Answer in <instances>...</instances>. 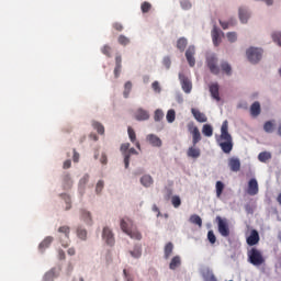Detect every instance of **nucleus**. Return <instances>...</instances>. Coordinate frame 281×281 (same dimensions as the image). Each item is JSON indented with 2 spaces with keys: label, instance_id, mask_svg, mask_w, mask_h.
<instances>
[{
  "label": "nucleus",
  "instance_id": "obj_37",
  "mask_svg": "<svg viewBox=\"0 0 281 281\" xmlns=\"http://www.w3.org/2000/svg\"><path fill=\"white\" fill-rule=\"evenodd\" d=\"M132 89H133V83L131 81L125 82L123 97L128 98V95H131Z\"/></svg>",
  "mask_w": 281,
  "mask_h": 281
},
{
  "label": "nucleus",
  "instance_id": "obj_51",
  "mask_svg": "<svg viewBox=\"0 0 281 281\" xmlns=\"http://www.w3.org/2000/svg\"><path fill=\"white\" fill-rule=\"evenodd\" d=\"M272 41L281 47V33L277 32L272 34Z\"/></svg>",
  "mask_w": 281,
  "mask_h": 281
},
{
  "label": "nucleus",
  "instance_id": "obj_40",
  "mask_svg": "<svg viewBox=\"0 0 281 281\" xmlns=\"http://www.w3.org/2000/svg\"><path fill=\"white\" fill-rule=\"evenodd\" d=\"M221 68L227 76H232V66L227 61L221 64Z\"/></svg>",
  "mask_w": 281,
  "mask_h": 281
},
{
  "label": "nucleus",
  "instance_id": "obj_42",
  "mask_svg": "<svg viewBox=\"0 0 281 281\" xmlns=\"http://www.w3.org/2000/svg\"><path fill=\"white\" fill-rule=\"evenodd\" d=\"M167 122H169V124H172V122H175L176 117H177V113L175 112V110H169L167 112Z\"/></svg>",
  "mask_w": 281,
  "mask_h": 281
},
{
  "label": "nucleus",
  "instance_id": "obj_46",
  "mask_svg": "<svg viewBox=\"0 0 281 281\" xmlns=\"http://www.w3.org/2000/svg\"><path fill=\"white\" fill-rule=\"evenodd\" d=\"M155 122H161L164 120V111L156 110L154 114Z\"/></svg>",
  "mask_w": 281,
  "mask_h": 281
},
{
  "label": "nucleus",
  "instance_id": "obj_47",
  "mask_svg": "<svg viewBox=\"0 0 281 281\" xmlns=\"http://www.w3.org/2000/svg\"><path fill=\"white\" fill-rule=\"evenodd\" d=\"M226 37L228 38L229 43H236V41H238V35L236 32H228Z\"/></svg>",
  "mask_w": 281,
  "mask_h": 281
},
{
  "label": "nucleus",
  "instance_id": "obj_43",
  "mask_svg": "<svg viewBox=\"0 0 281 281\" xmlns=\"http://www.w3.org/2000/svg\"><path fill=\"white\" fill-rule=\"evenodd\" d=\"M153 8V4H150V2H143L142 5H140V10L143 12V14H147V12H150Z\"/></svg>",
  "mask_w": 281,
  "mask_h": 281
},
{
  "label": "nucleus",
  "instance_id": "obj_64",
  "mask_svg": "<svg viewBox=\"0 0 281 281\" xmlns=\"http://www.w3.org/2000/svg\"><path fill=\"white\" fill-rule=\"evenodd\" d=\"M64 170H68V168H71V160H66L63 165Z\"/></svg>",
  "mask_w": 281,
  "mask_h": 281
},
{
  "label": "nucleus",
  "instance_id": "obj_12",
  "mask_svg": "<svg viewBox=\"0 0 281 281\" xmlns=\"http://www.w3.org/2000/svg\"><path fill=\"white\" fill-rule=\"evenodd\" d=\"M71 232V228L69 226H60L58 228L59 234H64L66 240H61V245L64 247H69V234Z\"/></svg>",
  "mask_w": 281,
  "mask_h": 281
},
{
  "label": "nucleus",
  "instance_id": "obj_6",
  "mask_svg": "<svg viewBox=\"0 0 281 281\" xmlns=\"http://www.w3.org/2000/svg\"><path fill=\"white\" fill-rule=\"evenodd\" d=\"M206 63L211 74H214V76H218L221 74V68L218 67V58L215 56H210L207 57Z\"/></svg>",
  "mask_w": 281,
  "mask_h": 281
},
{
  "label": "nucleus",
  "instance_id": "obj_1",
  "mask_svg": "<svg viewBox=\"0 0 281 281\" xmlns=\"http://www.w3.org/2000/svg\"><path fill=\"white\" fill-rule=\"evenodd\" d=\"M216 142L226 155H229V153L234 150V138H232V134H229V122H223L221 135L216 138Z\"/></svg>",
  "mask_w": 281,
  "mask_h": 281
},
{
  "label": "nucleus",
  "instance_id": "obj_56",
  "mask_svg": "<svg viewBox=\"0 0 281 281\" xmlns=\"http://www.w3.org/2000/svg\"><path fill=\"white\" fill-rule=\"evenodd\" d=\"M124 277L126 281H135V277L133 274L128 273L126 269L123 270Z\"/></svg>",
  "mask_w": 281,
  "mask_h": 281
},
{
  "label": "nucleus",
  "instance_id": "obj_23",
  "mask_svg": "<svg viewBox=\"0 0 281 281\" xmlns=\"http://www.w3.org/2000/svg\"><path fill=\"white\" fill-rule=\"evenodd\" d=\"M81 221H85L87 225H93V220L91 218V213L86 210L80 211Z\"/></svg>",
  "mask_w": 281,
  "mask_h": 281
},
{
  "label": "nucleus",
  "instance_id": "obj_45",
  "mask_svg": "<svg viewBox=\"0 0 281 281\" xmlns=\"http://www.w3.org/2000/svg\"><path fill=\"white\" fill-rule=\"evenodd\" d=\"M77 236H78V238H80V240H87V229L78 228Z\"/></svg>",
  "mask_w": 281,
  "mask_h": 281
},
{
  "label": "nucleus",
  "instance_id": "obj_29",
  "mask_svg": "<svg viewBox=\"0 0 281 281\" xmlns=\"http://www.w3.org/2000/svg\"><path fill=\"white\" fill-rule=\"evenodd\" d=\"M173 250H175V245L171 241L167 243L165 246V249H164L165 260H168V258H170V256H172Z\"/></svg>",
  "mask_w": 281,
  "mask_h": 281
},
{
  "label": "nucleus",
  "instance_id": "obj_15",
  "mask_svg": "<svg viewBox=\"0 0 281 281\" xmlns=\"http://www.w3.org/2000/svg\"><path fill=\"white\" fill-rule=\"evenodd\" d=\"M228 167L232 172H239L240 171V159L236 157H232L228 159Z\"/></svg>",
  "mask_w": 281,
  "mask_h": 281
},
{
  "label": "nucleus",
  "instance_id": "obj_17",
  "mask_svg": "<svg viewBox=\"0 0 281 281\" xmlns=\"http://www.w3.org/2000/svg\"><path fill=\"white\" fill-rule=\"evenodd\" d=\"M147 142H149V144L156 148H160L161 146V138H159L157 135L155 134H148L146 137Z\"/></svg>",
  "mask_w": 281,
  "mask_h": 281
},
{
  "label": "nucleus",
  "instance_id": "obj_33",
  "mask_svg": "<svg viewBox=\"0 0 281 281\" xmlns=\"http://www.w3.org/2000/svg\"><path fill=\"white\" fill-rule=\"evenodd\" d=\"M186 47H188V40L186 37H180L177 42V48L180 52H186Z\"/></svg>",
  "mask_w": 281,
  "mask_h": 281
},
{
  "label": "nucleus",
  "instance_id": "obj_35",
  "mask_svg": "<svg viewBox=\"0 0 281 281\" xmlns=\"http://www.w3.org/2000/svg\"><path fill=\"white\" fill-rule=\"evenodd\" d=\"M93 130L99 133V135H104V125L102 123L94 121L92 122Z\"/></svg>",
  "mask_w": 281,
  "mask_h": 281
},
{
  "label": "nucleus",
  "instance_id": "obj_57",
  "mask_svg": "<svg viewBox=\"0 0 281 281\" xmlns=\"http://www.w3.org/2000/svg\"><path fill=\"white\" fill-rule=\"evenodd\" d=\"M220 25L221 27H223L224 30H228L229 29V25H234V23L231 21V22H223V21H220Z\"/></svg>",
  "mask_w": 281,
  "mask_h": 281
},
{
  "label": "nucleus",
  "instance_id": "obj_34",
  "mask_svg": "<svg viewBox=\"0 0 281 281\" xmlns=\"http://www.w3.org/2000/svg\"><path fill=\"white\" fill-rule=\"evenodd\" d=\"M258 159L259 161H261L262 164H267V161H269V159H271V153L269 151H262L258 155Z\"/></svg>",
  "mask_w": 281,
  "mask_h": 281
},
{
  "label": "nucleus",
  "instance_id": "obj_50",
  "mask_svg": "<svg viewBox=\"0 0 281 281\" xmlns=\"http://www.w3.org/2000/svg\"><path fill=\"white\" fill-rule=\"evenodd\" d=\"M207 240L211 243V245H214L216 243V235H214V231L207 232Z\"/></svg>",
  "mask_w": 281,
  "mask_h": 281
},
{
  "label": "nucleus",
  "instance_id": "obj_36",
  "mask_svg": "<svg viewBox=\"0 0 281 281\" xmlns=\"http://www.w3.org/2000/svg\"><path fill=\"white\" fill-rule=\"evenodd\" d=\"M274 128H276V123H274V121H268V122H266L265 125H263V131H265L266 133H272V132L274 131Z\"/></svg>",
  "mask_w": 281,
  "mask_h": 281
},
{
  "label": "nucleus",
  "instance_id": "obj_26",
  "mask_svg": "<svg viewBox=\"0 0 281 281\" xmlns=\"http://www.w3.org/2000/svg\"><path fill=\"white\" fill-rule=\"evenodd\" d=\"M179 267H181V257L175 256L169 263V269L175 271V269H179Z\"/></svg>",
  "mask_w": 281,
  "mask_h": 281
},
{
  "label": "nucleus",
  "instance_id": "obj_41",
  "mask_svg": "<svg viewBox=\"0 0 281 281\" xmlns=\"http://www.w3.org/2000/svg\"><path fill=\"white\" fill-rule=\"evenodd\" d=\"M101 53L106 56L108 58H111L112 54H113V48H111V46L109 45H104L102 48H101Z\"/></svg>",
  "mask_w": 281,
  "mask_h": 281
},
{
  "label": "nucleus",
  "instance_id": "obj_11",
  "mask_svg": "<svg viewBox=\"0 0 281 281\" xmlns=\"http://www.w3.org/2000/svg\"><path fill=\"white\" fill-rule=\"evenodd\" d=\"M179 78L184 93H190L192 91V81H190L189 78L182 74L179 75Z\"/></svg>",
  "mask_w": 281,
  "mask_h": 281
},
{
  "label": "nucleus",
  "instance_id": "obj_7",
  "mask_svg": "<svg viewBox=\"0 0 281 281\" xmlns=\"http://www.w3.org/2000/svg\"><path fill=\"white\" fill-rule=\"evenodd\" d=\"M102 240L109 247H113V245H115V235H113V231H111L109 227H104L102 233Z\"/></svg>",
  "mask_w": 281,
  "mask_h": 281
},
{
  "label": "nucleus",
  "instance_id": "obj_39",
  "mask_svg": "<svg viewBox=\"0 0 281 281\" xmlns=\"http://www.w3.org/2000/svg\"><path fill=\"white\" fill-rule=\"evenodd\" d=\"M239 19L241 23H247V19H249V13L247 12V10L243 8L239 9Z\"/></svg>",
  "mask_w": 281,
  "mask_h": 281
},
{
  "label": "nucleus",
  "instance_id": "obj_13",
  "mask_svg": "<svg viewBox=\"0 0 281 281\" xmlns=\"http://www.w3.org/2000/svg\"><path fill=\"white\" fill-rule=\"evenodd\" d=\"M135 120H137L138 122H145L146 120H150V114L148 113V111L139 108L135 112Z\"/></svg>",
  "mask_w": 281,
  "mask_h": 281
},
{
  "label": "nucleus",
  "instance_id": "obj_21",
  "mask_svg": "<svg viewBox=\"0 0 281 281\" xmlns=\"http://www.w3.org/2000/svg\"><path fill=\"white\" fill-rule=\"evenodd\" d=\"M212 41L215 47H218V45H221V31L216 26H214L212 30Z\"/></svg>",
  "mask_w": 281,
  "mask_h": 281
},
{
  "label": "nucleus",
  "instance_id": "obj_38",
  "mask_svg": "<svg viewBox=\"0 0 281 281\" xmlns=\"http://www.w3.org/2000/svg\"><path fill=\"white\" fill-rule=\"evenodd\" d=\"M215 188H216V196L217 199H221L223 194V190H225V184L221 181H217Z\"/></svg>",
  "mask_w": 281,
  "mask_h": 281
},
{
  "label": "nucleus",
  "instance_id": "obj_59",
  "mask_svg": "<svg viewBox=\"0 0 281 281\" xmlns=\"http://www.w3.org/2000/svg\"><path fill=\"white\" fill-rule=\"evenodd\" d=\"M112 27H114L116 30V32H122V30H124V26L122 25V23L120 22H115Z\"/></svg>",
  "mask_w": 281,
  "mask_h": 281
},
{
  "label": "nucleus",
  "instance_id": "obj_4",
  "mask_svg": "<svg viewBox=\"0 0 281 281\" xmlns=\"http://www.w3.org/2000/svg\"><path fill=\"white\" fill-rule=\"evenodd\" d=\"M215 221L217 223V229L221 236H223L224 238H227V236H229L231 234L229 223L227 222V218L216 216Z\"/></svg>",
  "mask_w": 281,
  "mask_h": 281
},
{
  "label": "nucleus",
  "instance_id": "obj_58",
  "mask_svg": "<svg viewBox=\"0 0 281 281\" xmlns=\"http://www.w3.org/2000/svg\"><path fill=\"white\" fill-rule=\"evenodd\" d=\"M64 199L66 201V210H71V198L64 195Z\"/></svg>",
  "mask_w": 281,
  "mask_h": 281
},
{
  "label": "nucleus",
  "instance_id": "obj_2",
  "mask_svg": "<svg viewBox=\"0 0 281 281\" xmlns=\"http://www.w3.org/2000/svg\"><path fill=\"white\" fill-rule=\"evenodd\" d=\"M121 229L124 232V234H127L130 238H133L134 240H142V233L139 231L135 229V226L133 224V220L128 217H123L121 220Z\"/></svg>",
  "mask_w": 281,
  "mask_h": 281
},
{
  "label": "nucleus",
  "instance_id": "obj_49",
  "mask_svg": "<svg viewBox=\"0 0 281 281\" xmlns=\"http://www.w3.org/2000/svg\"><path fill=\"white\" fill-rule=\"evenodd\" d=\"M204 280L205 281H218V280H216V277L214 276V273H212V271H206L204 273Z\"/></svg>",
  "mask_w": 281,
  "mask_h": 281
},
{
  "label": "nucleus",
  "instance_id": "obj_14",
  "mask_svg": "<svg viewBox=\"0 0 281 281\" xmlns=\"http://www.w3.org/2000/svg\"><path fill=\"white\" fill-rule=\"evenodd\" d=\"M130 148H131L130 143H124L121 145V153L124 156L125 168H128V166H130V155H128Z\"/></svg>",
  "mask_w": 281,
  "mask_h": 281
},
{
  "label": "nucleus",
  "instance_id": "obj_18",
  "mask_svg": "<svg viewBox=\"0 0 281 281\" xmlns=\"http://www.w3.org/2000/svg\"><path fill=\"white\" fill-rule=\"evenodd\" d=\"M187 155L188 157H191V159H199V157H201V149L196 147V145H193L192 147H189Z\"/></svg>",
  "mask_w": 281,
  "mask_h": 281
},
{
  "label": "nucleus",
  "instance_id": "obj_32",
  "mask_svg": "<svg viewBox=\"0 0 281 281\" xmlns=\"http://www.w3.org/2000/svg\"><path fill=\"white\" fill-rule=\"evenodd\" d=\"M202 133L205 137H212L214 135V128L210 124H204L202 127Z\"/></svg>",
  "mask_w": 281,
  "mask_h": 281
},
{
  "label": "nucleus",
  "instance_id": "obj_8",
  "mask_svg": "<svg viewBox=\"0 0 281 281\" xmlns=\"http://www.w3.org/2000/svg\"><path fill=\"white\" fill-rule=\"evenodd\" d=\"M188 131L192 135V144L193 146H196L199 142H201V132L199 131V127L194 125H188Z\"/></svg>",
  "mask_w": 281,
  "mask_h": 281
},
{
  "label": "nucleus",
  "instance_id": "obj_52",
  "mask_svg": "<svg viewBox=\"0 0 281 281\" xmlns=\"http://www.w3.org/2000/svg\"><path fill=\"white\" fill-rule=\"evenodd\" d=\"M133 258H140L142 256V248H135L134 250L130 251Z\"/></svg>",
  "mask_w": 281,
  "mask_h": 281
},
{
  "label": "nucleus",
  "instance_id": "obj_28",
  "mask_svg": "<svg viewBox=\"0 0 281 281\" xmlns=\"http://www.w3.org/2000/svg\"><path fill=\"white\" fill-rule=\"evenodd\" d=\"M250 115H252V117H258V115H260V102L256 101L251 104Z\"/></svg>",
  "mask_w": 281,
  "mask_h": 281
},
{
  "label": "nucleus",
  "instance_id": "obj_60",
  "mask_svg": "<svg viewBox=\"0 0 281 281\" xmlns=\"http://www.w3.org/2000/svg\"><path fill=\"white\" fill-rule=\"evenodd\" d=\"M88 182H89V175H85V176L80 179V181H79L80 186H87Z\"/></svg>",
  "mask_w": 281,
  "mask_h": 281
},
{
  "label": "nucleus",
  "instance_id": "obj_54",
  "mask_svg": "<svg viewBox=\"0 0 281 281\" xmlns=\"http://www.w3.org/2000/svg\"><path fill=\"white\" fill-rule=\"evenodd\" d=\"M151 89L156 92V93H161V87L159 86V81H154L151 83Z\"/></svg>",
  "mask_w": 281,
  "mask_h": 281
},
{
  "label": "nucleus",
  "instance_id": "obj_62",
  "mask_svg": "<svg viewBox=\"0 0 281 281\" xmlns=\"http://www.w3.org/2000/svg\"><path fill=\"white\" fill-rule=\"evenodd\" d=\"M181 5L183 10H190V8H192V4L188 0L182 1Z\"/></svg>",
  "mask_w": 281,
  "mask_h": 281
},
{
  "label": "nucleus",
  "instance_id": "obj_19",
  "mask_svg": "<svg viewBox=\"0 0 281 281\" xmlns=\"http://www.w3.org/2000/svg\"><path fill=\"white\" fill-rule=\"evenodd\" d=\"M210 93L213 100H216V102H221V94L218 93V83H212L210 86Z\"/></svg>",
  "mask_w": 281,
  "mask_h": 281
},
{
  "label": "nucleus",
  "instance_id": "obj_3",
  "mask_svg": "<svg viewBox=\"0 0 281 281\" xmlns=\"http://www.w3.org/2000/svg\"><path fill=\"white\" fill-rule=\"evenodd\" d=\"M248 262L254 265V267H260L265 265V257L262 256V251L258 248L252 247L247 251Z\"/></svg>",
  "mask_w": 281,
  "mask_h": 281
},
{
  "label": "nucleus",
  "instance_id": "obj_5",
  "mask_svg": "<svg viewBox=\"0 0 281 281\" xmlns=\"http://www.w3.org/2000/svg\"><path fill=\"white\" fill-rule=\"evenodd\" d=\"M247 58L249 63H252L256 65V63H260V58H262V49L256 48V47H250L246 52Z\"/></svg>",
  "mask_w": 281,
  "mask_h": 281
},
{
  "label": "nucleus",
  "instance_id": "obj_30",
  "mask_svg": "<svg viewBox=\"0 0 281 281\" xmlns=\"http://www.w3.org/2000/svg\"><path fill=\"white\" fill-rule=\"evenodd\" d=\"M52 243H54V237L48 236L46 237L41 244H40V250L41 251H45V249H47V247H49L52 245Z\"/></svg>",
  "mask_w": 281,
  "mask_h": 281
},
{
  "label": "nucleus",
  "instance_id": "obj_48",
  "mask_svg": "<svg viewBox=\"0 0 281 281\" xmlns=\"http://www.w3.org/2000/svg\"><path fill=\"white\" fill-rule=\"evenodd\" d=\"M171 203H172L173 207H180L181 206V198H179V195H173L171 198Z\"/></svg>",
  "mask_w": 281,
  "mask_h": 281
},
{
  "label": "nucleus",
  "instance_id": "obj_25",
  "mask_svg": "<svg viewBox=\"0 0 281 281\" xmlns=\"http://www.w3.org/2000/svg\"><path fill=\"white\" fill-rule=\"evenodd\" d=\"M56 278H58V274L56 273V269L53 268L44 274L43 281H54Z\"/></svg>",
  "mask_w": 281,
  "mask_h": 281
},
{
  "label": "nucleus",
  "instance_id": "obj_24",
  "mask_svg": "<svg viewBox=\"0 0 281 281\" xmlns=\"http://www.w3.org/2000/svg\"><path fill=\"white\" fill-rule=\"evenodd\" d=\"M72 186H74V181L71 180V176H69V173H66L63 178L64 190H71Z\"/></svg>",
  "mask_w": 281,
  "mask_h": 281
},
{
  "label": "nucleus",
  "instance_id": "obj_22",
  "mask_svg": "<svg viewBox=\"0 0 281 281\" xmlns=\"http://www.w3.org/2000/svg\"><path fill=\"white\" fill-rule=\"evenodd\" d=\"M127 133L132 144H135L136 148H138L139 150L142 148V145L139 144V142H137V135L135 134V130H133V127H128Z\"/></svg>",
  "mask_w": 281,
  "mask_h": 281
},
{
  "label": "nucleus",
  "instance_id": "obj_53",
  "mask_svg": "<svg viewBox=\"0 0 281 281\" xmlns=\"http://www.w3.org/2000/svg\"><path fill=\"white\" fill-rule=\"evenodd\" d=\"M103 189H104V181L99 180L95 187L97 194H100V192H102Z\"/></svg>",
  "mask_w": 281,
  "mask_h": 281
},
{
  "label": "nucleus",
  "instance_id": "obj_27",
  "mask_svg": "<svg viewBox=\"0 0 281 281\" xmlns=\"http://www.w3.org/2000/svg\"><path fill=\"white\" fill-rule=\"evenodd\" d=\"M140 183L144 188H150L154 183L153 177L150 175H145L140 178Z\"/></svg>",
  "mask_w": 281,
  "mask_h": 281
},
{
  "label": "nucleus",
  "instance_id": "obj_20",
  "mask_svg": "<svg viewBox=\"0 0 281 281\" xmlns=\"http://www.w3.org/2000/svg\"><path fill=\"white\" fill-rule=\"evenodd\" d=\"M191 113L194 116V119L196 120V122H200V123L207 122V116H205V114L203 112L192 109Z\"/></svg>",
  "mask_w": 281,
  "mask_h": 281
},
{
  "label": "nucleus",
  "instance_id": "obj_16",
  "mask_svg": "<svg viewBox=\"0 0 281 281\" xmlns=\"http://www.w3.org/2000/svg\"><path fill=\"white\" fill-rule=\"evenodd\" d=\"M248 194H250V196L258 194V180H256V178L250 179L248 182Z\"/></svg>",
  "mask_w": 281,
  "mask_h": 281
},
{
  "label": "nucleus",
  "instance_id": "obj_44",
  "mask_svg": "<svg viewBox=\"0 0 281 281\" xmlns=\"http://www.w3.org/2000/svg\"><path fill=\"white\" fill-rule=\"evenodd\" d=\"M117 42L123 45V47H126L131 43V40L126 37L125 35H120L117 38Z\"/></svg>",
  "mask_w": 281,
  "mask_h": 281
},
{
  "label": "nucleus",
  "instance_id": "obj_31",
  "mask_svg": "<svg viewBox=\"0 0 281 281\" xmlns=\"http://www.w3.org/2000/svg\"><path fill=\"white\" fill-rule=\"evenodd\" d=\"M189 221L190 223H192V225H198V227H203V220L201 218V216L196 214L191 215Z\"/></svg>",
  "mask_w": 281,
  "mask_h": 281
},
{
  "label": "nucleus",
  "instance_id": "obj_10",
  "mask_svg": "<svg viewBox=\"0 0 281 281\" xmlns=\"http://www.w3.org/2000/svg\"><path fill=\"white\" fill-rule=\"evenodd\" d=\"M194 54H196L194 46H189L186 52V58L190 67H194V65H196V59H194Z\"/></svg>",
  "mask_w": 281,
  "mask_h": 281
},
{
  "label": "nucleus",
  "instance_id": "obj_63",
  "mask_svg": "<svg viewBox=\"0 0 281 281\" xmlns=\"http://www.w3.org/2000/svg\"><path fill=\"white\" fill-rule=\"evenodd\" d=\"M115 66L122 67V55H116V57H115Z\"/></svg>",
  "mask_w": 281,
  "mask_h": 281
},
{
  "label": "nucleus",
  "instance_id": "obj_55",
  "mask_svg": "<svg viewBox=\"0 0 281 281\" xmlns=\"http://www.w3.org/2000/svg\"><path fill=\"white\" fill-rule=\"evenodd\" d=\"M162 65L166 67V69H170V65H172V61L170 60V57H165L162 59Z\"/></svg>",
  "mask_w": 281,
  "mask_h": 281
},
{
  "label": "nucleus",
  "instance_id": "obj_9",
  "mask_svg": "<svg viewBox=\"0 0 281 281\" xmlns=\"http://www.w3.org/2000/svg\"><path fill=\"white\" fill-rule=\"evenodd\" d=\"M246 243L249 247L258 245L260 243V234H258V231L252 229L250 235L246 238Z\"/></svg>",
  "mask_w": 281,
  "mask_h": 281
},
{
  "label": "nucleus",
  "instance_id": "obj_61",
  "mask_svg": "<svg viewBox=\"0 0 281 281\" xmlns=\"http://www.w3.org/2000/svg\"><path fill=\"white\" fill-rule=\"evenodd\" d=\"M120 74H122V66H115L114 68V77L120 78Z\"/></svg>",
  "mask_w": 281,
  "mask_h": 281
}]
</instances>
